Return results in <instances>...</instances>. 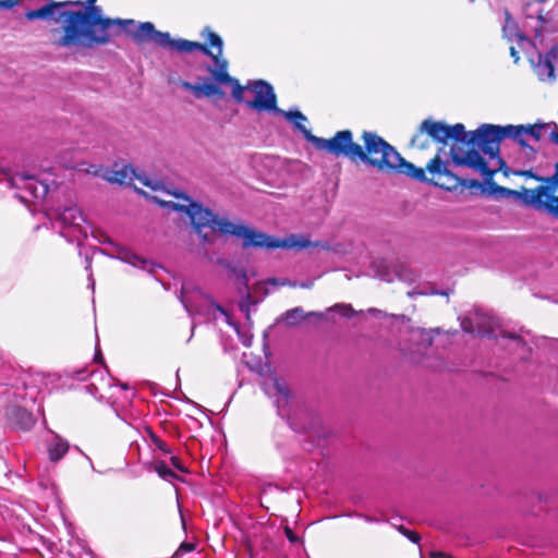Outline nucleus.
Segmentation results:
<instances>
[{
	"instance_id": "nucleus-1",
	"label": "nucleus",
	"mask_w": 558,
	"mask_h": 558,
	"mask_svg": "<svg viewBox=\"0 0 558 558\" xmlns=\"http://www.w3.org/2000/svg\"><path fill=\"white\" fill-rule=\"evenodd\" d=\"M149 199L168 210L184 213L189 216L195 231L202 235L204 241H210L208 230L239 238L242 240L244 247L304 248L310 245V241L304 236L291 234L283 239H277L240 221H231L226 217H219L199 204L193 203L184 194L165 190L161 195H150Z\"/></svg>"
},
{
	"instance_id": "nucleus-2",
	"label": "nucleus",
	"mask_w": 558,
	"mask_h": 558,
	"mask_svg": "<svg viewBox=\"0 0 558 558\" xmlns=\"http://www.w3.org/2000/svg\"><path fill=\"white\" fill-rule=\"evenodd\" d=\"M90 7L78 11L61 12L63 20L61 29H53L58 47H84L104 45L109 41V28L113 25L126 27V32L137 43L153 41L161 47L168 40V33L156 31L149 22L134 25L132 20H112L102 16V10L94 5L96 0H87Z\"/></svg>"
},
{
	"instance_id": "nucleus-3",
	"label": "nucleus",
	"mask_w": 558,
	"mask_h": 558,
	"mask_svg": "<svg viewBox=\"0 0 558 558\" xmlns=\"http://www.w3.org/2000/svg\"><path fill=\"white\" fill-rule=\"evenodd\" d=\"M527 130L523 125L499 126L483 124L476 131L466 132L464 140L452 144L450 155L458 166L472 168L485 178L492 177L502 165L499 157L501 140L520 138Z\"/></svg>"
},
{
	"instance_id": "nucleus-4",
	"label": "nucleus",
	"mask_w": 558,
	"mask_h": 558,
	"mask_svg": "<svg viewBox=\"0 0 558 558\" xmlns=\"http://www.w3.org/2000/svg\"><path fill=\"white\" fill-rule=\"evenodd\" d=\"M206 39L213 48L217 49L216 53L199 43L190 41L186 39H172L169 33L167 43L161 45V47H167L180 52H192L195 50H201L213 58L214 66L208 68V72L211 74L213 81L207 80L199 84H192L190 82L181 83V86L184 89L193 93L195 97L201 98L203 96H222L223 93L220 86H231L232 96L234 99L241 100L243 88L241 87L239 81L231 77L228 73V61L222 58V39L219 35L213 32H207Z\"/></svg>"
},
{
	"instance_id": "nucleus-5",
	"label": "nucleus",
	"mask_w": 558,
	"mask_h": 558,
	"mask_svg": "<svg viewBox=\"0 0 558 558\" xmlns=\"http://www.w3.org/2000/svg\"><path fill=\"white\" fill-rule=\"evenodd\" d=\"M365 144L366 162L377 167L379 170H396L418 181H425V172L422 168L405 161L399 153L376 134L365 132L363 134Z\"/></svg>"
},
{
	"instance_id": "nucleus-6",
	"label": "nucleus",
	"mask_w": 558,
	"mask_h": 558,
	"mask_svg": "<svg viewBox=\"0 0 558 558\" xmlns=\"http://www.w3.org/2000/svg\"><path fill=\"white\" fill-rule=\"evenodd\" d=\"M556 24L551 13L547 12L543 14L538 4H530L526 9V16L523 23L524 33L519 31L515 22L507 12L502 32L506 38L509 40L517 39L519 46L523 48L525 45L531 44L526 35L533 34L535 38L542 37L545 33L555 31Z\"/></svg>"
},
{
	"instance_id": "nucleus-7",
	"label": "nucleus",
	"mask_w": 558,
	"mask_h": 558,
	"mask_svg": "<svg viewBox=\"0 0 558 558\" xmlns=\"http://www.w3.org/2000/svg\"><path fill=\"white\" fill-rule=\"evenodd\" d=\"M314 145L319 150H326L336 156L343 155L352 160H366V154L361 145L353 143L350 131H340L332 138H314Z\"/></svg>"
},
{
	"instance_id": "nucleus-8",
	"label": "nucleus",
	"mask_w": 558,
	"mask_h": 558,
	"mask_svg": "<svg viewBox=\"0 0 558 558\" xmlns=\"http://www.w3.org/2000/svg\"><path fill=\"white\" fill-rule=\"evenodd\" d=\"M181 302L190 314L196 313L213 316L214 318H217V314H220L228 324H231L226 311L199 289L192 290L189 284H183Z\"/></svg>"
},
{
	"instance_id": "nucleus-9",
	"label": "nucleus",
	"mask_w": 558,
	"mask_h": 558,
	"mask_svg": "<svg viewBox=\"0 0 558 558\" xmlns=\"http://www.w3.org/2000/svg\"><path fill=\"white\" fill-rule=\"evenodd\" d=\"M106 181L119 184H133L138 181L143 186L150 187L153 194L144 193L149 198L150 195H161L165 191L162 184L156 180L149 179L145 174H140L128 165H116L112 169H107L100 174Z\"/></svg>"
},
{
	"instance_id": "nucleus-10",
	"label": "nucleus",
	"mask_w": 558,
	"mask_h": 558,
	"mask_svg": "<svg viewBox=\"0 0 558 558\" xmlns=\"http://www.w3.org/2000/svg\"><path fill=\"white\" fill-rule=\"evenodd\" d=\"M241 87L243 89L242 99L240 101L244 100V92L252 94V99L246 100V105L250 108L259 112L267 111L277 113L280 111L277 107V99L274 89L268 83L264 81H256L245 87Z\"/></svg>"
},
{
	"instance_id": "nucleus-11",
	"label": "nucleus",
	"mask_w": 558,
	"mask_h": 558,
	"mask_svg": "<svg viewBox=\"0 0 558 558\" xmlns=\"http://www.w3.org/2000/svg\"><path fill=\"white\" fill-rule=\"evenodd\" d=\"M59 222L62 226L61 234L70 241H80L87 236L86 219L78 207H66L60 213Z\"/></svg>"
},
{
	"instance_id": "nucleus-12",
	"label": "nucleus",
	"mask_w": 558,
	"mask_h": 558,
	"mask_svg": "<svg viewBox=\"0 0 558 558\" xmlns=\"http://www.w3.org/2000/svg\"><path fill=\"white\" fill-rule=\"evenodd\" d=\"M524 202L539 210H545L558 217V195H554L548 187H536L524 193Z\"/></svg>"
},
{
	"instance_id": "nucleus-13",
	"label": "nucleus",
	"mask_w": 558,
	"mask_h": 558,
	"mask_svg": "<svg viewBox=\"0 0 558 558\" xmlns=\"http://www.w3.org/2000/svg\"><path fill=\"white\" fill-rule=\"evenodd\" d=\"M422 129L433 138L442 143H446L448 140H453L454 144L458 141L464 140L465 135V128L461 123L450 126L441 122L424 121Z\"/></svg>"
},
{
	"instance_id": "nucleus-14",
	"label": "nucleus",
	"mask_w": 558,
	"mask_h": 558,
	"mask_svg": "<svg viewBox=\"0 0 558 558\" xmlns=\"http://www.w3.org/2000/svg\"><path fill=\"white\" fill-rule=\"evenodd\" d=\"M265 392L274 399L281 416L288 415L286 408L289 404V388L284 380L271 376L264 383Z\"/></svg>"
},
{
	"instance_id": "nucleus-15",
	"label": "nucleus",
	"mask_w": 558,
	"mask_h": 558,
	"mask_svg": "<svg viewBox=\"0 0 558 558\" xmlns=\"http://www.w3.org/2000/svg\"><path fill=\"white\" fill-rule=\"evenodd\" d=\"M12 185L27 191L35 199L45 198L48 193V184L23 173H16L12 178Z\"/></svg>"
},
{
	"instance_id": "nucleus-16",
	"label": "nucleus",
	"mask_w": 558,
	"mask_h": 558,
	"mask_svg": "<svg viewBox=\"0 0 558 558\" xmlns=\"http://www.w3.org/2000/svg\"><path fill=\"white\" fill-rule=\"evenodd\" d=\"M427 170L433 175L434 183L438 186H446V182L442 181L444 178H446L448 181H452L453 184L457 181V179L448 172L446 165L440 160L438 156L429 161L427 165Z\"/></svg>"
},
{
	"instance_id": "nucleus-17",
	"label": "nucleus",
	"mask_w": 558,
	"mask_h": 558,
	"mask_svg": "<svg viewBox=\"0 0 558 558\" xmlns=\"http://www.w3.org/2000/svg\"><path fill=\"white\" fill-rule=\"evenodd\" d=\"M72 4H81V1L72 2V1H63V2H51L50 4H47L38 10H32L28 11L25 14V17L29 21L34 20H47L53 16L57 9L72 5Z\"/></svg>"
},
{
	"instance_id": "nucleus-18",
	"label": "nucleus",
	"mask_w": 558,
	"mask_h": 558,
	"mask_svg": "<svg viewBox=\"0 0 558 558\" xmlns=\"http://www.w3.org/2000/svg\"><path fill=\"white\" fill-rule=\"evenodd\" d=\"M282 114L288 121L292 122L294 126L304 135V137L314 144V138L317 136L313 135L311 131L305 126L304 122L307 120L306 117L300 111H283L280 109L278 112Z\"/></svg>"
},
{
	"instance_id": "nucleus-19",
	"label": "nucleus",
	"mask_w": 558,
	"mask_h": 558,
	"mask_svg": "<svg viewBox=\"0 0 558 558\" xmlns=\"http://www.w3.org/2000/svg\"><path fill=\"white\" fill-rule=\"evenodd\" d=\"M525 129L527 130L525 134H530L536 140H541L548 134L551 141L558 144V131L556 130L557 125L555 123L534 125Z\"/></svg>"
},
{
	"instance_id": "nucleus-20",
	"label": "nucleus",
	"mask_w": 558,
	"mask_h": 558,
	"mask_svg": "<svg viewBox=\"0 0 558 558\" xmlns=\"http://www.w3.org/2000/svg\"><path fill=\"white\" fill-rule=\"evenodd\" d=\"M69 450V444L58 435H53L48 444V454L51 462H57L65 456Z\"/></svg>"
},
{
	"instance_id": "nucleus-21",
	"label": "nucleus",
	"mask_w": 558,
	"mask_h": 558,
	"mask_svg": "<svg viewBox=\"0 0 558 558\" xmlns=\"http://www.w3.org/2000/svg\"><path fill=\"white\" fill-rule=\"evenodd\" d=\"M534 70L541 81H550L555 77V70L549 54H539L538 62L535 64Z\"/></svg>"
},
{
	"instance_id": "nucleus-22",
	"label": "nucleus",
	"mask_w": 558,
	"mask_h": 558,
	"mask_svg": "<svg viewBox=\"0 0 558 558\" xmlns=\"http://www.w3.org/2000/svg\"><path fill=\"white\" fill-rule=\"evenodd\" d=\"M113 252H114V255L117 258H119L125 263H129L133 266L146 268L147 262L145 259H143L142 257L135 255L128 248L117 245V244H113Z\"/></svg>"
},
{
	"instance_id": "nucleus-23",
	"label": "nucleus",
	"mask_w": 558,
	"mask_h": 558,
	"mask_svg": "<svg viewBox=\"0 0 558 558\" xmlns=\"http://www.w3.org/2000/svg\"><path fill=\"white\" fill-rule=\"evenodd\" d=\"M305 318L304 312L301 307H295L290 311H288L283 316L282 320L288 326L296 325L299 322L303 320Z\"/></svg>"
},
{
	"instance_id": "nucleus-24",
	"label": "nucleus",
	"mask_w": 558,
	"mask_h": 558,
	"mask_svg": "<svg viewBox=\"0 0 558 558\" xmlns=\"http://www.w3.org/2000/svg\"><path fill=\"white\" fill-rule=\"evenodd\" d=\"M17 416L20 418V426L22 429H29L35 424L34 416L26 410H19Z\"/></svg>"
},
{
	"instance_id": "nucleus-25",
	"label": "nucleus",
	"mask_w": 558,
	"mask_h": 558,
	"mask_svg": "<svg viewBox=\"0 0 558 558\" xmlns=\"http://www.w3.org/2000/svg\"><path fill=\"white\" fill-rule=\"evenodd\" d=\"M155 471L160 477L165 480L173 478L175 476L174 473L163 462L156 463Z\"/></svg>"
},
{
	"instance_id": "nucleus-26",
	"label": "nucleus",
	"mask_w": 558,
	"mask_h": 558,
	"mask_svg": "<svg viewBox=\"0 0 558 558\" xmlns=\"http://www.w3.org/2000/svg\"><path fill=\"white\" fill-rule=\"evenodd\" d=\"M556 168H557V171H556L555 175H553L551 178L546 179L545 180L546 185L542 186V187L550 189V191H553L554 195H556L557 187H558V165L556 166Z\"/></svg>"
},
{
	"instance_id": "nucleus-27",
	"label": "nucleus",
	"mask_w": 558,
	"mask_h": 558,
	"mask_svg": "<svg viewBox=\"0 0 558 558\" xmlns=\"http://www.w3.org/2000/svg\"><path fill=\"white\" fill-rule=\"evenodd\" d=\"M397 277L400 280L404 281H412L414 279L413 274L410 270H408L404 266L399 267V269L397 270Z\"/></svg>"
},
{
	"instance_id": "nucleus-28",
	"label": "nucleus",
	"mask_w": 558,
	"mask_h": 558,
	"mask_svg": "<svg viewBox=\"0 0 558 558\" xmlns=\"http://www.w3.org/2000/svg\"><path fill=\"white\" fill-rule=\"evenodd\" d=\"M398 530L400 533H402L404 536H407L413 543H418L421 539V537L417 533L410 531L402 525L399 526Z\"/></svg>"
},
{
	"instance_id": "nucleus-29",
	"label": "nucleus",
	"mask_w": 558,
	"mask_h": 558,
	"mask_svg": "<svg viewBox=\"0 0 558 558\" xmlns=\"http://www.w3.org/2000/svg\"><path fill=\"white\" fill-rule=\"evenodd\" d=\"M398 530L400 533H402L404 536H407L413 543H418L421 539V537L417 533L410 531L402 525L399 526Z\"/></svg>"
},
{
	"instance_id": "nucleus-30",
	"label": "nucleus",
	"mask_w": 558,
	"mask_h": 558,
	"mask_svg": "<svg viewBox=\"0 0 558 558\" xmlns=\"http://www.w3.org/2000/svg\"><path fill=\"white\" fill-rule=\"evenodd\" d=\"M398 530L400 533H402L404 536H407L413 543H418L421 539V537L417 533L410 531L402 525L399 526Z\"/></svg>"
},
{
	"instance_id": "nucleus-31",
	"label": "nucleus",
	"mask_w": 558,
	"mask_h": 558,
	"mask_svg": "<svg viewBox=\"0 0 558 558\" xmlns=\"http://www.w3.org/2000/svg\"><path fill=\"white\" fill-rule=\"evenodd\" d=\"M330 311H336L342 314L343 316H350L353 313V310L350 305L338 304L330 308Z\"/></svg>"
},
{
	"instance_id": "nucleus-32",
	"label": "nucleus",
	"mask_w": 558,
	"mask_h": 558,
	"mask_svg": "<svg viewBox=\"0 0 558 558\" xmlns=\"http://www.w3.org/2000/svg\"><path fill=\"white\" fill-rule=\"evenodd\" d=\"M194 549V545L192 543H182L180 545V547L178 548V550L175 551L174 554V557L175 558H179L180 556H182L183 554L185 553H190Z\"/></svg>"
},
{
	"instance_id": "nucleus-33",
	"label": "nucleus",
	"mask_w": 558,
	"mask_h": 558,
	"mask_svg": "<svg viewBox=\"0 0 558 558\" xmlns=\"http://www.w3.org/2000/svg\"><path fill=\"white\" fill-rule=\"evenodd\" d=\"M461 326H462V329L466 332H474L475 329L473 327V324L470 319H463L462 323H461Z\"/></svg>"
},
{
	"instance_id": "nucleus-34",
	"label": "nucleus",
	"mask_w": 558,
	"mask_h": 558,
	"mask_svg": "<svg viewBox=\"0 0 558 558\" xmlns=\"http://www.w3.org/2000/svg\"><path fill=\"white\" fill-rule=\"evenodd\" d=\"M20 0H0V8L11 9L19 3Z\"/></svg>"
},
{
	"instance_id": "nucleus-35",
	"label": "nucleus",
	"mask_w": 558,
	"mask_h": 558,
	"mask_svg": "<svg viewBox=\"0 0 558 558\" xmlns=\"http://www.w3.org/2000/svg\"><path fill=\"white\" fill-rule=\"evenodd\" d=\"M284 534L291 543H296L299 541L298 536L292 532L289 526L284 527Z\"/></svg>"
},
{
	"instance_id": "nucleus-36",
	"label": "nucleus",
	"mask_w": 558,
	"mask_h": 558,
	"mask_svg": "<svg viewBox=\"0 0 558 558\" xmlns=\"http://www.w3.org/2000/svg\"><path fill=\"white\" fill-rule=\"evenodd\" d=\"M510 54L514 59V62L519 61V59H520L519 51L515 49V47H513V46L510 47Z\"/></svg>"
},
{
	"instance_id": "nucleus-37",
	"label": "nucleus",
	"mask_w": 558,
	"mask_h": 558,
	"mask_svg": "<svg viewBox=\"0 0 558 558\" xmlns=\"http://www.w3.org/2000/svg\"><path fill=\"white\" fill-rule=\"evenodd\" d=\"M171 462H172L173 466H175L177 469L183 470L182 466L180 465V462H179L178 458L172 457L171 458Z\"/></svg>"
},
{
	"instance_id": "nucleus-38",
	"label": "nucleus",
	"mask_w": 558,
	"mask_h": 558,
	"mask_svg": "<svg viewBox=\"0 0 558 558\" xmlns=\"http://www.w3.org/2000/svg\"><path fill=\"white\" fill-rule=\"evenodd\" d=\"M477 332L480 335H488L489 333V330L488 329H482V328H478Z\"/></svg>"
},
{
	"instance_id": "nucleus-39",
	"label": "nucleus",
	"mask_w": 558,
	"mask_h": 558,
	"mask_svg": "<svg viewBox=\"0 0 558 558\" xmlns=\"http://www.w3.org/2000/svg\"><path fill=\"white\" fill-rule=\"evenodd\" d=\"M157 445H158L159 449H161L162 451H167L166 445L163 442L158 441Z\"/></svg>"
},
{
	"instance_id": "nucleus-40",
	"label": "nucleus",
	"mask_w": 558,
	"mask_h": 558,
	"mask_svg": "<svg viewBox=\"0 0 558 558\" xmlns=\"http://www.w3.org/2000/svg\"><path fill=\"white\" fill-rule=\"evenodd\" d=\"M384 280L391 281L392 279L390 277L381 276Z\"/></svg>"
}]
</instances>
